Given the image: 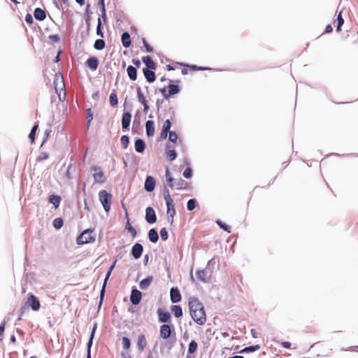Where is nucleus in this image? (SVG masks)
<instances>
[{
	"instance_id": "obj_43",
	"label": "nucleus",
	"mask_w": 358,
	"mask_h": 358,
	"mask_svg": "<svg viewBox=\"0 0 358 358\" xmlns=\"http://www.w3.org/2000/svg\"><path fill=\"white\" fill-rule=\"evenodd\" d=\"M166 180L167 182L169 183V187L171 188H173L174 187V185H173L174 179L172 177L168 168H166Z\"/></svg>"
},
{
	"instance_id": "obj_58",
	"label": "nucleus",
	"mask_w": 358,
	"mask_h": 358,
	"mask_svg": "<svg viewBox=\"0 0 358 358\" xmlns=\"http://www.w3.org/2000/svg\"><path fill=\"white\" fill-rule=\"evenodd\" d=\"M48 157H49V155L47 152H41L40 155H38V157H37V161L41 162V161L46 160L48 158Z\"/></svg>"
},
{
	"instance_id": "obj_26",
	"label": "nucleus",
	"mask_w": 358,
	"mask_h": 358,
	"mask_svg": "<svg viewBox=\"0 0 358 358\" xmlns=\"http://www.w3.org/2000/svg\"><path fill=\"white\" fill-rule=\"evenodd\" d=\"M152 280L153 277L152 275L148 276L145 278L143 279L139 283L140 289L142 290L147 289L151 285Z\"/></svg>"
},
{
	"instance_id": "obj_5",
	"label": "nucleus",
	"mask_w": 358,
	"mask_h": 358,
	"mask_svg": "<svg viewBox=\"0 0 358 358\" xmlns=\"http://www.w3.org/2000/svg\"><path fill=\"white\" fill-rule=\"evenodd\" d=\"M192 320L199 325H203L206 322L205 310L196 311L194 315H191Z\"/></svg>"
},
{
	"instance_id": "obj_25",
	"label": "nucleus",
	"mask_w": 358,
	"mask_h": 358,
	"mask_svg": "<svg viewBox=\"0 0 358 358\" xmlns=\"http://www.w3.org/2000/svg\"><path fill=\"white\" fill-rule=\"evenodd\" d=\"M147 341L144 334H140L137 340V348L140 352H143L146 347Z\"/></svg>"
},
{
	"instance_id": "obj_2",
	"label": "nucleus",
	"mask_w": 358,
	"mask_h": 358,
	"mask_svg": "<svg viewBox=\"0 0 358 358\" xmlns=\"http://www.w3.org/2000/svg\"><path fill=\"white\" fill-rule=\"evenodd\" d=\"M93 229H87L84 230L76 239L78 245H83L86 243H93L95 241V237L92 236Z\"/></svg>"
},
{
	"instance_id": "obj_61",
	"label": "nucleus",
	"mask_w": 358,
	"mask_h": 358,
	"mask_svg": "<svg viewBox=\"0 0 358 358\" xmlns=\"http://www.w3.org/2000/svg\"><path fill=\"white\" fill-rule=\"evenodd\" d=\"M25 21L27 24H31L34 22V19L30 13H27L25 16Z\"/></svg>"
},
{
	"instance_id": "obj_55",
	"label": "nucleus",
	"mask_w": 358,
	"mask_h": 358,
	"mask_svg": "<svg viewBox=\"0 0 358 358\" xmlns=\"http://www.w3.org/2000/svg\"><path fill=\"white\" fill-rule=\"evenodd\" d=\"M160 236L162 241H165L168 239L169 234L166 229L165 227H163L161 229L160 231Z\"/></svg>"
},
{
	"instance_id": "obj_8",
	"label": "nucleus",
	"mask_w": 358,
	"mask_h": 358,
	"mask_svg": "<svg viewBox=\"0 0 358 358\" xmlns=\"http://www.w3.org/2000/svg\"><path fill=\"white\" fill-rule=\"evenodd\" d=\"M91 170L96 171V173L93 174L94 179L96 182L103 183L106 181L103 172L99 166H93L91 167Z\"/></svg>"
},
{
	"instance_id": "obj_23",
	"label": "nucleus",
	"mask_w": 358,
	"mask_h": 358,
	"mask_svg": "<svg viewBox=\"0 0 358 358\" xmlns=\"http://www.w3.org/2000/svg\"><path fill=\"white\" fill-rule=\"evenodd\" d=\"M171 147L172 146L170 145L169 143H167L166 144V155L167 158L170 161H173L177 157V152H176V151L175 150L170 149Z\"/></svg>"
},
{
	"instance_id": "obj_22",
	"label": "nucleus",
	"mask_w": 358,
	"mask_h": 358,
	"mask_svg": "<svg viewBox=\"0 0 358 358\" xmlns=\"http://www.w3.org/2000/svg\"><path fill=\"white\" fill-rule=\"evenodd\" d=\"M34 16L36 20L43 21L46 18V11L41 8H36L34 11Z\"/></svg>"
},
{
	"instance_id": "obj_47",
	"label": "nucleus",
	"mask_w": 358,
	"mask_h": 358,
	"mask_svg": "<svg viewBox=\"0 0 358 358\" xmlns=\"http://www.w3.org/2000/svg\"><path fill=\"white\" fill-rule=\"evenodd\" d=\"M136 92H137V97H138V101L143 104V103H145V102H148L147 100L145 99V96L143 95V94L141 92V89L140 87H138L137 89H136Z\"/></svg>"
},
{
	"instance_id": "obj_3",
	"label": "nucleus",
	"mask_w": 358,
	"mask_h": 358,
	"mask_svg": "<svg viewBox=\"0 0 358 358\" xmlns=\"http://www.w3.org/2000/svg\"><path fill=\"white\" fill-rule=\"evenodd\" d=\"M190 315H194L196 311L204 309L203 303L196 297L191 296L188 302Z\"/></svg>"
},
{
	"instance_id": "obj_16",
	"label": "nucleus",
	"mask_w": 358,
	"mask_h": 358,
	"mask_svg": "<svg viewBox=\"0 0 358 358\" xmlns=\"http://www.w3.org/2000/svg\"><path fill=\"white\" fill-rule=\"evenodd\" d=\"M122 208L124 209L125 216L127 220L126 225H125V229L127 231L128 233L131 234V235L133 238H135L136 236L137 232H136V230L135 229V228L134 227H132L131 224H130L128 212H127V210L125 208L124 203H122Z\"/></svg>"
},
{
	"instance_id": "obj_57",
	"label": "nucleus",
	"mask_w": 358,
	"mask_h": 358,
	"mask_svg": "<svg viewBox=\"0 0 358 358\" xmlns=\"http://www.w3.org/2000/svg\"><path fill=\"white\" fill-rule=\"evenodd\" d=\"M171 122L170 120H166L164 121V124H163V127H162V129L163 130H165V131H171L170 130L171 127Z\"/></svg>"
},
{
	"instance_id": "obj_6",
	"label": "nucleus",
	"mask_w": 358,
	"mask_h": 358,
	"mask_svg": "<svg viewBox=\"0 0 358 358\" xmlns=\"http://www.w3.org/2000/svg\"><path fill=\"white\" fill-rule=\"evenodd\" d=\"M173 330L174 328L172 324H163L160 327V336L163 339H167L171 336V333Z\"/></svg>"
},
{
	"instance_id": "obj_19",
	"label": "nucleus",
	"mask_w": 358,
	"mask_h": 358,
	"mask_svg": "<svg viewBox=\"0 0 358 358\" xmlns=\"http://www.w3.org/2000/svg\"><path fill=\"white\" fill-rule=\"evenodd\" d=\"M155 69H150L148 68H143V73L147 80V82L151 83H153L156 79L155 73L154 71Z\"/></svg>"
},
{
	"instance_id": "obj_10",
	"label": "nucleus",
	"mask_w": 358,
	"mask_h": 358,
	"mask_svg": "<svg viewBox=\"0 0 358 358\" xmlns=\"http://www.w3.org/2000/svg\"><path fill=\"white\" fill-rule=\"evenodd\" d=\"M166 205L167 208V215L169 222H170L171 224H172L173 222L174 215H176L174 201H167L166 202Z\"/></svg>"
},
{
	"instance_id": "obj_28",
	"label": "nucleus",
	"mask_w": 358,
	"mask_h": 358,
	"mask_svg": "<svg viewBox=\"0 0 358 358\" xmlns=\"http://www.w3.org/2000/svg\"><path fill=\"white\" fill-rule=\"evenodd\" d=\"M127 73L129 79L135 81L137 79V69L136 67L129 65L127 69Z\"/></svg>"
},
{
	"instance_id": "obj_29",
	"label": "nucleus",
	"mask_w": 358,
	"mask_h": 358,
	"mask_svg": "<svg viewBox=\"0 0 358 358\" xmlns=\"http://www.w3.org/2000/svg\"><path fill=\"white\" fill-rule=\"evenodd\" d=\"M143 62L146 65L145 68L150 69H156L157 64L154 62L150 56H145L142 58Z\"/></svg>"
},
{
	"instance_id": "obj_1",
	"label": "nucleus",
	"mask_w": 358,
	"mask_h": 358,
	"mask_svg": "<svg viewBox=\"0 0 358 358\" xmlns=\"http://www.w3.org/2000/svg\"><path fill=\"white\" fill-rule=\"evenodd\" d=\"M99 199L103 206L104 210L108 213L110 210L112 194L105 189H101L99 192Z\"/></svg>"
},
{
	"instance_id": "obj_37",
	"label": "nucleus",
	"mask_w": 358,
	"mask_h": 358,
	"mask_svg": "<svg viewBox=\"0 0 358 358\" xmlns=\"http://www.w3.org/2000/svg\"><path fill=\"white\" fill-rule=\"evenodd\" d=\"M185 66H187L192 71H214V69H211L210 67H205V66H198L194 64H183Z\"/></svg>"
},
{
	"instance_id": "obj_24",
	"label": "nucleus",
	"mask_w": 358,
	"mask_h": 358,
	"mask_svg": "<svg viewBox=\"0 0 358 358\" xmlns=\"http://www.w3.org/2000/svg\"><path fill=\"white\" fill-rule=\"evenodd\" d=\"M171 83L172 81L170 80V84L167 86L168 96H170L178 94L181 90L178 85L172 84Z\"/></svg>"
},
{
	"instance_id": "obj_9",
	"label": "nucleus",
	"mask_w": 358,
	"mask_h": 358,
	"mask_svg": "<svg viewBox=\"0 0 358 358\" xmlns=\"http://www.w3.org/2000/svg\"><path fill=\"white\" fill-rule=\"evenodd\" d=\"M142 299V293L135 287L131 289L130 295V301L133 305H138L140 303Z\"/></svg>"
},
{
	"instance_id": "obj_51",
	"label": "nucleus",
	"mask_w": 358,
	"mask_h": 358,
	"mask_svg": "<svg viewBox=\"0 0 358 358\" xmlns=\"http://www.w3.org/2000/svg\"><path fill=\"white\" fill-rule=\"evenodd\" d=\"M122 347L125 350H128L131 346L130 339L126 336H123L122 338Z\"/></svg>"
},
{
	"instance_id": "obj_39",
	"label": "nucleus",
	"mask_w": 358,
	"mask_h": 358,
	"mask_svg": "<svg viewBox=\"0 0 358 358\" xmlns=\"http://www.w3.org/2000/svg\"><path fill=\"white\" fill-rule=\"evenodd\" d=\"M105 46L106 43L101 38L96 39L94 43V48L97 50H103L105 48Z\"/></svg>"
},
{
	"instance_id": "obj_32",
	"label": "nucleus",
	"mask_w": 358,
	"mask_h": 358,
	"mask_svg": "<svg viewBox=\"0 0 358 358\" xmlns=\"http://www.w3.org/2000/svg\"><path fill=\"white\" fill-rule=\"evenodd\" d=\"M148 238L150 242L155 243L159 240V234L156 229L152 228L148 231Z\"/></svg>"
},
{
	"instance_id": "obj_64",
	"label": "nucleus",
	"mask_w": 358,
	"mask_h": 358,
	"mask_svg": "<svg viewBox=\"0 0 358 358\" xmlns=\"http://www.w3.org/2000/svg\"><path fill=\"white\" fill-rule=\"evenodd\" d=\"M216 263V258L213 257L208 261L206 269H208L211 266L215 265Z\"/></svg>"
},
{
	"instance_id": "obj_42",
	"label": "nucleus",
	"mask_w": 358,
	"mask_h": 358,
	"mask_svg": "<svg viewBox=\"0 0 358 358\" xmlns=\"http://www.w3.org/2000/svg\"><path fill=\"white\" fill-rule=\"evenodd\" d=\"M197 348H198V344L196 342V341H194V340L191 341L190 343H189V346H188V353L189 354L194 353L197 350Z\"/></svg>"
},
{
	"instance_id": "obj_38",
	"label": "nucleus",
	"mask_w": 358,
	"mask_h": 358,
	"mask_svg": "<svg viewBox=\"0 0 358 358\" xmlns=\"http://www.w3.org/2000/svg\"><path fill=\"white\" fill-rule=\"evenodd\" d=\"M109 101H110V104L113 107L117 106L118 103L117 96L115 92V90H113V92L110 93V94L109 96Z\"/></svg>"
},
{
	"instance_id": "obj_60",
	"label": "nucleus",
	"mask_w": 358,
	"mask_h": 358,
	"mask_svg": "<svg viewBox=\"0 0 358 358\" xmlns=\"http://www.w3.org/2000/svg\"><path fill=\"white\" fill-rule=\"evenodd\" d=\"M6 321H3L0 324V341H2L3 335L5 331Z\"/></svg>"
},
{
	"instance_id": "obj_46",
	"label": "nucleus",
	"mask_w": 358,
	"mask_h": 358,
	"mask_svg": "<svg viewBox=\"0 0 358 358\" xmlns=\"http://www.w3.org/2000/svg\"><path fill=\"white\" fill-rule=\"evenodd\" d=\"M64 224L63 219L61 217L55 218L52 222V225L56 229H59Z\"/></svg>"
},
{
	"instance_id": "obj_36",
	"label": "nucleus",
	"mask_w": 358,
	"mask_h": 358,
	"mask_svg": "<svg viewBox=\"0 0 358 358\" xmlns=\"http://www.w3.org/2000/svg\"><path fill=\"white\" fill-rule=\"evenodd\" d=\"M207 270L208 269H206V268L202 269V270H199L196 273V275L198 279L203 282H208V280L206 278Z\"/></svg>"
},
{
	"instance_id": "obj_56",
	"label": "nucleus",
	"mask_w": 358,
	"mask_h": 358,
	"mask_svg": "<svg viewBox=\"0 0 358 358\" xmlns=\"http://www.w3.org/2000/svg\"><path fill=\"white\" fill-rule=\"evenodd\" d=\"M76 167L72 164H70L67 168V170H66V177L69 179V180H71L73 178V176L71 175V170L73 169L75 170Z\"/></svg>"
},
{
	"instance_id": "obj_50",
	"label": "nucleus",
	"mask_w": 358,
	"mask_h": 358,
	"mask_svg": "<svg viewBox=\"0 0 358 358\" xmlns=\"http://www.w3.org/2000/svg\"><path fill=\"white\" fill-rule=\"evenodd\" d=\"M163 195L165 202L173 201V199L171 197L169 191L166 186L164 187Z\"/></svg>"
},
{
	"instance_id": "obj_54",
	"label": "nucleus",
	"mask_w": 358,
	"mask_h": 358,
	"mask_svg": "<svg viewBox=\"0 0 358 358\" xmlns=\"http://www.w3.org/2000/svg\"><path fill=\"white\" fill-rule=\"evenodd\" d=\"M178 139V135L176 131H171L169 132V141L172 143H176Z\"/></svg>"
},
{
	"instance_id": "obj_33",
	"label": "nucleus",
	"mask_w": 358,
	"mask_h": 358,
	"mask_svg": "<svg viewBox=\"0 0 358 358\" xmlns=\"http://www.w3.org/2000/svg\"><path fill=\"white\" fill-rule=\"evenodd\" d=\"M174 187L176 189H185L187 188L188 184L182 178H179L173 183Z\"/></svg>"
},
{
	"instance_id": "obj_14",
	"label": "nucleus",
	"mask_w": 358,
	"mask_h": 358,
	"mask_svg": "<svg viewBox=\"0 0 358 358\" xmlns=\"http://www.w3.org/2000/svg\"><path fill=\"white\" fill-rule=\"evenodd\" d=\"M170 299L173 303H178L181 301L182 296L178 287H171L170 290Z\"/></svg>"
},
{
	"instance_id": "obj_48",
	"label": "nucleus",
	"mask_w": 358,
	"mask_h": 358,
	"mask_svg": "<svg viewBox=\"0 0 358 358\" xmlns=\"http://www.w3.org/2000/svg\"><path fill=\"white\" fill-rule=\"evenodd\" d=\"M120 142H121L122 147L124 149H126L128 147L129 143V137L127 135L122 136V137L120 138Z\"/></svg>"
},
{
	"instance_id": "obj_62",
	"label": "nucleus",
	"mask_w": 358,
	"mask_h": 358,
	"mask_svg": "<svg viewBox=\"0 0 358 358\" xmlns=\"http://www.w3.org/2000/svg\"><path fill=\"white\" fill-rule=\"evenodd\" d=\"M48 38L54 43H57L60 41V37L57 34L50 35Z\"/></svg>"
},
{
	"instance_id": "obj_4",
	"label": "nucleus",
	"mask_w": 358,
	"mask_h": 358,
	"mask_svg": "<svg viewBox=\"0 0 358 358\" xmlns=\"http://www.w3.org/2000/svg\"><path fill=\"white\" fill-rule=\"evenodd\" d=\"M25 306L27 307L30 306L33 310L37 311L40 309L41 303L38 298L31 294L27 299Z\"/></svg>"
},
{
	"instance_id": "obj_27",
	"label": "nucleus",
	"mask_w": 358,
	"mask_h": 358,
	"mask_svg": "<svg viewBox=\"0 0 358 358\" xmlns=\"http://www.w3.org/2000/svg\"><path fill=\"white\" fill-rule=\"evenodd\" d=\"M145 131L148 137H151L155 133V123L152 120H148L145 122Z\"/></svg>"
},
{
	"instance_id": "obj_18",
	"label": "nucleus",
	"mask_w": 358,
	"mask_h": 358,
	"mask_svg": "<svg viewBox=\"0 0 358 358\" xmlns=\"http://www.w3.org/2000/svg\"><path fill=\"white\" fill-rule=\"evenodd\" d=\"M110 275H111V273H110L109 272H107L106 277L104 278L103 283L101 289L100 291L99 302V306H98L99 309L101 308V306L103 303L104 296H105V292H106V287L107 282H108Z\"/></svg>"
},
{
	"instance_id": "obj_31",
	"label": "nucleus",
	"mask_w": 358,
	"mask_h": 358,
	"mask_svg": "<svg viewBox=\"0 0 358 358\" xmlns=\"http://www.w3.org/2000/svg\"><path fill=\"white\" fill-rule=\"evenodd\" d=\"M121 41H122V45L124 48H129L131 45V42L130 34L127 31H124L122 34Z\"/></svg>"
},
{
	"instance_id": "obj_11",
	"label": "nucleus",
	"mask_w": 358,
	"mask_h": 358,
	"mask_svg": "<svg viewBox=\"0 0 358 358\" xmlns=\"http://www.w3.org/2000/svg\"><path fill=\"white\" fill-rule=\"evenodd\" d=\"M143 252V247L139 243H136L131 248V255L135 259H138Z\"/></svg>"
},
{
	"instance_id": "obj_52",
	"label": "nucleus",
	"mask_w": 358,
	"mask_h": 358,
	"mask_svg": "<svg viewBox=\"0 0 358 358\" xmlns=\"http://www.w3.org/2000/svg\"><path fill=\"white\" fill-rule=\"evenodd\" d=\"M192 169L189 166L187 167V169L183 171L182 176L185 178H191L192 176Z\"/></svg>"
},
{
	"instance_id": "obj_45",
	"label": "nucleus",
	"mask_w": 358,
	"mask_h": 358,
	"mask_svg": "<svg viewBox=\"0 0 358 358\" xmlns=\"http://www.w3.org/2000/svg\"><path fill=\"white\" fill-rule=\"evenodd\" d=\"M38 124H35L33 126V127L31 128L30 133L29 134V138L31 143H34L35 141L36 132L38 129Z\"/></svg>"
},
{
	"instance_id": "obj_40",
	"label": "nucleus",
	"mask_w": 358,
	"mask_h": 358,
	"mask_svg": "<svg viewBox=\"0 0 358 358\" xmlns=\"http://www.w3.org/2000/svg\"><path fill=\"white\" fill-rule=\"evenodd\" d=\"M337 25H336V31H340L341 30V27L344 23V20L342 17V10H341L337 15Z\"/></svg>"
},
{
	"instance_id": "obj_44",
	"label": "nucleus",
	"mask_w": 358,
	"mask_h": 358,
	"mask_svg": "<svg viewBox=\"0 0 358 358\" xmlns=\"http://www.w3.org/2000/svg\"><path fill=\"white\" fill-rule=\"evenodd\" d=\"M215 222L222 229L227 231V233H231V227L230 226L224 223L220 220H217L215 221Z\"/></svg>"
},
{
	"instance_id": "obj_21",
	"label": "nucleus",
	"mask_w": 358,
	"mask_h": 358,
	"mask_svg": "<svg viewBox=\"0 0 358 358\" xmlns=\"http://www.w3.org/2000/svg\"><path fill=\"white\" fill-rule=\"evenodd\" d=\"M146 148L145 141L141 138H137L134 143V148L136 152L143 153Z\"/></svg>"
},
{
	"instance_id": "obj_35",
	"label": "nucleus",
	"mask_w": 358,
	"mask_h": 358,
	"mask_svg": "<svg viewBox=\"0 0 358 358\" xmlns=\"http://www.w3.org/2000/svg\"><path fill=\"white\" fill-rule=\"evenodd\" d=\"M260 349L259 345H250L248 347L244 348L240 351V353L244 354V353H250L255 352Z\"/></svg>"
},
{
	"instance_id": "obj_15",
	"label": "nucleus",
	"mask_w": 358,
	"mask_h": 358,
	"mask_svg": "<svg viewBox=\"0 0 358 358\" xmlns=\"http://www.w3.org/2000/svg\"><path fill=\"white\" fill-rule=\"evenodd\" d=\"M97 328V324L94 323L93 328L92 329V332L90 334V337L89 338V341L87 343V358H91V348L93 343V339L94 338L95 332Z\"/></svg>"
},
{
	"instance_id": "obj_59",
	"label": "nucleus",
	"mask_w": 358,
	"mask_h": 358,
	"mask_svg": "<svg viewBox=\"0 0 358 358\" xmlns=\"http://www.w3.org/2000/svg\"><path fill=\"white\" fill-rule=\"evenodd\" d=\"M143 43L148 52H152L153 51V48L148 43L145 38H143Z\"/></svg>"
},
{
	"instance_id": "obj_53",
	"label": "nucleus",
	"mask_w": 358,
	"mask_h": 358,
	"mask_svg": "<svg viewBox=\"0 0 358 358\" xmlns=\"http://www.w3.org/2000/svg\"><path fill=\"white\" fill-rule=\"evenodd\" d=\"M99 2V5L100 6V8H101V16L103 19L104 21H106V8H105V1H98Z\"/></svg>"
},
{
	"instance_id": "obj_20",
	"label": "nucleus",
	"mask_w": 358,
	"mask_h": 358,
	"mask_svg": "<svg viewBox=\"0 0 358 358\" xmlns=\"http://www.w3.org/2000/svg\"><path fill=\"white\" fill-rule=\"evenodd\" d=\"M85 64L92 71H95L99 66V59L96 57L92 56L87 59Z\"/></svg>"
},
{
	"instance_id": "obj_41",
	"label": "nucleus",
	"mask_w": 358,
	"mask_h": 358,
	"mask_svg": "<svg viewBox=\"0 0 358 358\" xmlns=\"http://www.w3.org/2000/svg\"><path fill=\"white\" fill-rule=\"evenodd\" d=\"M198 205L197 201L195 199H190L187 203V209L189 211H192Z\"/></svg>"
},
{
	"instance_id": "obj_7",
	"label": "nucleus",
	"mask_w": 358,
	"mask_h": 358,
	"mask_svg": "<svg viewBox=\"0 0 358 358\" xmlns=\"http://www.w3.org/2000/svg\"><path fill=\"white\" fill-rule=\"evenodd\" d=\"M131 113L130 112H124L122 116L121 123L122 128L123 131H127L129 130L131 120Z\"/></svg>"
},
{
	"instance_id": "obj_17",
	"label": "nucleus",
	"mask_w": 358,
	"mask_h": 358,
	"mask_svg": "<svg viewBox=\"0 0 358 358\" xmlns=\"http://www.w3.org/2000/svg\"><path fill=\"white\" fill-rule=\"evenodd\" d=\"M156 182L152 176H148L145 180L144 188L148 192H152L155 187Z\"/></svg>"
},
{
	"instance_id": "obj_12",
	"label": "nucleus",
	"mask_w": 358,
	"mask_h": 358,
	"mask_svg": "<svg viewBox=\"0 0 358 358\" xmlns=\"http://www.w3.org/2000/svg\"><path fill=\"white\" fill-rule=\"evenodd\" d=\"M157 313L158 315V320L159 322L167 323L171 322V314L169 312L158 308Z\"/></svg>"
},
{
	"instance_id": "obj_30",
	"label": "nucleus",
	"mask_w": 358,
	"mask_h": 358,
	"mask_svg": "<svg viewBox=\"0 0 358 358\" xmlns=\"http://www.w3.org/2000/svg\"><path fill=\"white\" fill-rule=\"evenodd\" d=\"M61 200V196L55 194H51L48 197V202L52 203L55 208L59 206Z\"/></svg>"
},
{
	"instance_id": "obj_13",
	"label": "nucleus",
	"mask_w": 358,
	"mask_h": 358,
	"mask_svg": "<svg viewBox=\"0 0 358 358\" xmlns=\"http://www.w3.org/2000/svg\"><path fill=\"white\" fill-rule=\"evenodd\" d=\"M145 220L149 224H154L157 221V216L155 210L152 207L145 209Z\"/></svg>"
},
{
	"instance_id": "obj_63",
	"label": "nucleus",
	"mask_w": 358,
	"mask_h": 358,
	"mask_svg": "<svg viewBox=\"0 0 358 358\" xmlns=\"http://www.w3.org/2000/svg\"><path fill=\"white\" fill-rule=\"evenodd\" d=\"M159 90L162 93L165 99H168L170 97V96H168V92H166V88L165 87L163 88H160Z\"/></svg>"
},
{
	"instance_id": "obj_34",
	"label": "nucleus",
	"mask_w": 358,
	"mask_h": 358,
	"mask_svg": "<svg viewBox=\"0 0 358 358\" xmlns=\"http://www.w3.org/2000/svg\"><path fill=\"white\" fill-rule=\"evenodd\" d=\"M171 312L176 317H180L182 315V309L180 306L173 305L171 306Z\"/></svg>"
},
{
	"instance_id": "obj_49",
	"label": "nucleus",
	"mask_w": 358,
	"mask_h": 358,
	"mask_svg": "<svg viewBox=\"0 0 358 358\" xmlns=\"http://www.w3.org/2000/svg\"><path fill=\"white\" fill-rule=\"evenodd\" d=\"M96 32L98 36H99L102 38L103 37V28H102L101 21L100 17L98 18Z\"/></svg>"
}]
</instances>
